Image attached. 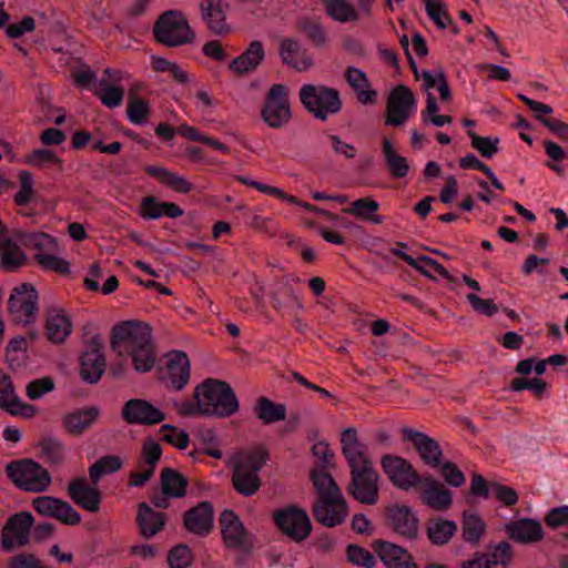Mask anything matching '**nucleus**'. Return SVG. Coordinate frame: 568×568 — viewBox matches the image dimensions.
<instances>
[{
    "mask_svg": "<svg viewBox=\"0 0 568 568\" xmlns=\"http://www.w3.org/2000/svg\"><path fill=\"white\" fill-rule=\"evenodd\" d=\"M457 531V525L453 520L433 518L426 521V534L433 545L443 546L448 544Z\"/></svg>",
    "mask_w": 568,
    "mask_h": 568,
    "instance_id": "nucleus-37",
    "label": "nucleus"
},
{
    "mask_svg": "<svg viewBox=\"0 0 568 568\" xmlns=\"http://www.w3.org/2000/svg\"><path fill=\"white\" fill-rule=\"evenodd\" d=\"M122 465V459L116 455L102 456L89 468V477L92 485H98L103 475L119 471Z\"/></svg>",
    "mask_w": 568,
    "mask_h": 568,
    "instance_id": "nucleus-44",
    "label": "nucleus"
},
{
    "mask_svg": "<svg viewBox=\"0 0 568 568\" xmlns=\"http://www.w3.org/2000/svg\"><path fill=\"white\" fill-rule=\"evenodd\" d=\"M296 30L303 33L307 40L317 48H322L326 44L327 34L318 18H298L296 20Z\"/></svg>",
    "mask_w": 568,
    "mask_h": 568,
    "instance_id": "nucleus-40",
    "label": "nucleus"
},
{
    "mask_svg": "<svg viewBox=\"0 0 568 568\" xmlns=\"http://www.w3.org/2000/svg\"><path fill=\"white\" fill-rule=\"evenodd\" d=\"M378 210L379 203L373 197L366 196L353 201L348 207L343 209V212L362 221L382 224L383 217L377 214Z\"/></svg>",
    "mask_w": 568,
    "mask_h": 568,
    "instance_id": "nucleus-33",
    "label": "nucleus"
},
{
    "mask_svg": "<svg viewBox=\"0 0 568 568\" xmlns=\"http://www.w3.org/2000/svg\"><path fill=\"white\" fill-rule=\"evenodd\" d=\"M34 518L29 511H20L12 515L1 530V544L6 551L16 547H23L30 540V529Z\"/></svg>",
    "mask_w": 568,
    "mask_h": 568,
    "instance_id": "nucleus-12",
    "label": "nucleus"
},
{
    "mask_svg": "<svg viewBox=\"0 0 568 568\" xmlns=\"http://www.w3.org/2000/svg\"><path fill=\"white\" fill-rule=\"evenodd\" d=\"M41 449V458L50 467H59L65 460V448L63 443L51 436H42L38 443Z\"/></svg>",
    "mask_w": 568,
    "mask_h": 568,
    "instance_id": "nucleus-39",
    "label": "nucleus"
},
{
    "mask_svg": "<svg viewBox=\"0 0 568 568\" xmlns=\"http://www.w3.org/2000/svg\"><path fill=\"white\" fill-rule=\"evenodd\" d=\"M231 481L233 489L244 497L255 495L262 486V479L258 474L235 465L232 468Z\"/></svg>",
    "mask_w": 568,
    "mask_h": 568,
    "instance_id": "nucleus-32",
    "label": "nucleus"
},
{
    "mask_svg": "<svg viewBox=\"0 0 568 568\" xmlns=\"http://www.w3.org/2000/svg\"><path fill=\"white\" fill-rule=\"evenodd\" d=\"M298 97L307 112L321 121H325L328 114L338 113L343 106L339 92L322 84H304Z\"/></svg>",
    "mask_w": 568,
    "mask_h": 568,
    "instance_id": "nucleus-4",
    "label": "nucleus"
},
{
    "mask_svg": "<svg viewBox=\"0 0 568 568\" xmlns=\"http://www.w3.org/2000/svg\"><path fill=\"white\" fill-rule=\"evenodd\" d=\"M101 85H105L104 89L97 91L95 95L101 100V102L108 108L119 106L123 101L124 90L122 87L109 85L106 84V80L102 79L100 81Z\"/></svg>",
    "mask_w": 568,
    "mask_h": 568,
    "instance_id": "nucleus-57",
    "label": "nucleus"
},
{
    "mask_svg": "<svg viewBox=\"0 0 568 568\" xmlns=\"http://www.w3.org/2000/svg\"><path fill=\"white\" fill-rule=\"evenodd\" d=\"M467 134L471 139V146L476 149L481 156L491 158L494 154L497 153V143L499 142L498 139H495V141H493L488 136L477 135L474 131H468Z\"/></svg>",
    "mask_w": 568,
    "mask_h": 568,
    "instance_id": "nucleus-60",
    "label": "nucleus"
},
{
    "mask_svg": "<svg viewBox=\"0 0 568 568\" xmlns=\"http://www.w3.org/2000/svg\"><path fill=\"white\" fill-rule=\"evenodd\" d=\"M194 399L204 405V416L226 418L240 409L237 396L231 385L221 379L209 377L194 388Z\"/></svg>",
    "mask_w": 568,
    "mask_h": 568,
    "instance_id": "nucleus-1",
    "label": "nucleus"
},
{
    "mask_svg": "<svg viewBox=\"0 0 568 568\" xmlns=\"http://www.w3.org/2000/svg\"><path fill=\"white\" fill-rule=\"evenodd\" d=\"M20 190L14 194L13 201L18 206L27 205L33 195V175L29 171L19 173Z\"/></svg>",
    "mask_w": 568,
    "mask_h": 568,
    "instance_id": "nucleus-58",
    "label": "nucleus"
},
{
    "mask_svg": "<svg viewBox=\"0 0 568 568\" xmlns=\"http://www.w3.org/2000/svg\"><path fill=\"white\" fill-rule=\"evenodd\" d=\"M270 458L268 449L264 445H260L253 450L248 452L239 462L234 463L235 466L243 467L248 471L258 474Z\"/></svg>",
    "mask_w": 568,
    "mask_h": 568,
    "instance_id": "nucleus-49",
    "label": "nucleus"
},
{
    "mask_svg": "<svg viewBox=\"0 0 568 568\" xmlns=\"http://www.w3.org/2000/svg\"><path fill=\"white\" fill-rule=\"evenodd\" d=\"M491 493L504 506L511 507L518 501V494L513 487L505 486L498 481H491Z\"/></svg>",
    "mask_w": 568,
    "mask_h": 568,
    "instance_id": "nucleus-63",
    "label": "nucleus"
},
{
    "mask_svg": "<svg viewBox=\"0 0 568 568\" xmlns=\"http://www.w3.org/2000/svg\"><path fill=\"white\" fill-rule=\"evenodd\" d=\"M383 154L389 173L397 179L405 178L409 171L407 160L399 155L387 138L383 139Z\"/></svg>",
    "mask_w": 568,
    "mask_h": 568,
    "instance_id": "nucleus-43",
    "label": "nucleus"
},
{
    "mask_svg": "<svg viewBox=\"0 0 568 568\" xmlns=\"http://www.w3.org/2000/svg\"><path fill=\"white\" fill-rule=\"evenodd\" d=\"M265 58V51L261 41H252L247 48L235 59L229 68L237 75H245L255 71Z\"/></svg>",
    "mask_w": 568,
    "mask_h": 568,
    "instance_id": "nucleus-27",
    "label": "nucleus"
},
{
    "mask_svg": "<svg viewBox=\"0 0 568 568\" xmlns=\"http://www.w3.org/2000/svg\"><path fill=\"white\" fill-rule=\"evenodd\" d=\"M400 433L404 440H408L413 444L420 459L426 465L436 468L442 464L443 450L437 440L425 433L407 426L403 427Z\"/></svg>",
    "mask_w": 568,
    "mask_h": 568,
    "instance_id": "nucleus-16",
    "label": "nucleus"
},
{
    "mask_svg": "<svg viewBox=\"0 0 568 568\" xmlns=\"http://www.w3.org/2000/svg\"><path fill=\"white\" fill-rule=\"evenodd\" d=\"M385 525L397 535L408 540L418 537L419 519L407 505H389L385 507Z\"/></svg>",
    "mask_w": 568,
    "mask_h": 568,
    "instance_id": "nucleus-14",
    "label": "nucleus"
},
{
    "mask_svg": "<svg viewBox=\"0 0 568 568\" xmlns=\"http://www.w3.org/2000/svg\"><path fill=\"white\" fill-rule=\"evenodd\" d=\"M508 537L520 544L532 542V518L514 520L505 526Z\"/></svg>",
    "mask_w": 568,
    "mask_h": 568,
    "instance_id": "nucleus-47",
    "label": "nucleus"
},
{
    "mask_svg": "<svg viewBox=\"0 0 568 568\" xmlns=\"http://www.w3.org/2000/svg\"><path fill=\"white\" fill-rule=\"evenodd\" d=\"M485 556L486 568H494L498 565L505 567L510 562L513 557L511 546L507 541H500L495 546H487Z\"/></svg>",
    "mask_w": 568,
    "mask_h": 568,
    "instance_id": "nucleus-46",
    "label": "nucleus"
},
{
    "mask_svg": "<svg viewBox=\"0 0 568 568\" xmlns=\"http://www.w3.org/2000/svg\"><path fill=\"white\" fill-rule=\"evenodd\" d=\"M47 337L53 344H61L72 332V323L63 311H50L45 318Z\"/></svg>",
    "mask_w": 568,
    "mask_h": 568,
    "instance_id": "nucleus-31",
    "label": "nucleus"
},
{
    "mask_svg": "<svg viewBox=\"0 0 568 568\" xmlns=\"http://www.w3.org/2000/svg\"><path fill=\"white\" fill-rule=\"evenodd\" d=\"M144 172L156 179L161 184L180 193H189L192 191L193 185L183 176L169 171L163 166L146 165Z\"/></svg>",
    "mask_w": 568,
    "mask_h": 568,
    "instance_id": "nucleus-34",
    "label": "nucleus"
},
{
    "mask_svg": "<svg viewBox=\"0 0 568 568\" xmlns=\"http://www.w3.org/2000/svg\"><path fill=\"white\" fill-rule=\"evenodd\" d=\"M27 260L26 253L12 239H8L6 248L0 250V267L7 272H17L27 264Z\"/></svg>",
    "mask_w": 568,
    "mask_h": 568,
    "instance_id": "nucleus-42",
    "label": "nucleus"
},
{
    "mask_svg": "<svg viewBox=\"0 0 568 568\" xmlns=\"http://www.w3.org/2000/svg\"><path fill=\"white\" fill-rule=\"evenodd\" d=\"M126 354L132 358L133 367L139 373H146L154 366L156 356L153 344Z\"/></svg>",
    "mask_w": 568,
    "mask_h": 568,
    "instance_id": "nucleus-51",
    "label": "nucleus"
},
{
    "mask_svg": "<svg viewBox=\"0 0 568 568\" xmlns=\"http://www.w3.org/2000/svg\"><path fill=\"white\" fill-rule=\"evenodd\" d=\"M378 480L372 460H364V465L351 470L347 493L361 504L375 505L379 498Z\"/></svg>",
    "mask_w": 568,
    "mask_h": 568,
    "instance_id": "nucleus-7",
    "label": "nucleus"
},
{
    "mask_svg": "<svg viewBox=\"0 0 568 568\" xmlns=\"http://www.w3.org/2000/svg\"><path fill=\"white\" fill-rule=\"evenodd\" d=\"M422 483L425 486L422 493L425 505L435 510H446L452 506L453 493L442 483L430 476L422 478Z\"/></svg>",
    "mask_w": 568,
    "mask_h": 568,
    "instance_id": "nucleus-26",
    "label": "nucleus"
},
{
    "mask_svg": "<svg viewBox=\"0 0 568 568\" xmlns=\"http://www.w3.org/2000/svg\"><path fill=\"white\" fill-rule=\"evenodd\" d=\"M310 478L322 504H332L331 497L343 496L334 477L325 469L313 468L310 471Z\"/></svg>",
    "mask_w": 568,
    "mask_h": 568,
    "instance_id": "nucleus-30",
    "label": "nucleus"
},
{
    "mask_svg": "<svg viewBox=\"0 0 568 568\" xmlns=\"http://www.w3.org/2000/svg\"><path fill=\"white\" fill-rule=\"evenodd\" d=\"M101 410L98 406H84L67 413L62 424L68 434L81 436L98 420Z\"/></svg>",
    "mask_w": 568,
    "mask_h": 568,
    "instance_id": "nucleus-23",
    "label": "nucleus"
},
{
    "mask_svg": "<svg viewBox=\"0 0 568 568\" xmlns=\"http://www.w3.org/2000/svg\"><path fill=\"white\" fill-rule=\"evenodd\" d=\"M288 94L290 90L283 83L271 85L266 92L261 116L270 128H283L292 119Z\"/></svg>",
    "mask_w": 568,
    "mask_h": 568,
    "instance_id": "nucleus-5",
    "label": "nucleus"
},
{
    "mask_svg": "<svg viewBox=\"0 0 568 568\" xmlns=\"http://www.w3.org/2000/svg\"><path fill=\"white\" fill-rule=\"evenodd\" d=\"M162 448L159 443H156L153 438L148 437L144 439L141 448V457L136 463V468H143L145 466H150L151 469L155 468L161 459Z\"/></svg>",
    "mask_w": 568,
    "mask_h": 568,
    "instance_id": "nucleus-50",
    "label": "nucleus"
},
{
    "mask_svg": "<svg viewBox=\"0 0 568 568\" xmlns=\"http://www.w3.org/2000/svg\"><path fill=\"white\" fill-rule=\"evenodd\" d=\"M324 7L326 14L335 21L345 23L358 19L355 8L346 0H326Z\"/></svg>",
    "mask_w": 568,
    "mask_h": 568,
    "instance_id": "nucleus-45",
    "label": "nucleus"
},
{
    "mask_svg": "<svg viewBox=\"0 0 568 568\" xmlns=\"http://www.w3.org/2000/svg\"><path fill=\"white\" fill-rule=\"evenodd\" d=\"M168 372L172 386L181 390L190 381L191 362L183 351H171L168 353Z\"/></svg>",
    "mask_w": 568,
    "mask_h": 568,
    "instance_id": "nucleus-28",
    "label": "nucleus"
},
{
    "mask_svg": "<svg viewBox=\"0 0 568 568\" xmlns=\"http://www.w3.org/2000/svg\"><path fill=\"white\" fill-rule=\"evenodd\" d=\"M426 12L430 20L442 30L447 28V24H453V19L446 10L445 3L442 0H433L425 6Z\"/></svg>",
    "mask_w": 568,
    "mask_h": 568,
    "instance_id": "nucleus-56",
    "label": "nucleus"
},
{
    "mask_svg": "<svg viewBox=\"0 0 568 568\" xmlns=\"http://www.w3.org/2000/svg\"><path fill=\"white\" fill-rule=\"evenodd\" d=\"M550 260L535 256V275L542 285L551 284L557 278L556 267L549 266Z\"/></svg>",
    "mask_w": 568,
    "mask_h": 568,
    "instance_id": "nucleus-61",
    "label": "nucleus"
},
{
    "mask_svg": "<svg viewBox=\"0 0 568 568\" xmlns=\"http://www.w3.org/2000/svg\"><path fill=\"white\" fill-rule=\"evenodd\" d=\"M155 42L168 48L192 43L195 32L185 16L179 10H168L159 16L153 26Z\"/></svg>",
    "mask_w": 568,
    "mask_h": 568,
    "instance_id": "nucleus-2",
    "label": "nucleus"
},
{
    "mask_svg": "<svg viewBox=\"0 0 568 568\" xmlns=\"http://www.w3.org/2000/svg\"><path fill=\"white\" fill-rule=\"evenodd\" d=\"M168 516L163 511H155L145 501L138 504L136 525L139 532L146 539L152 538L164 529Z\"/></svg>",
    "mask_w": 568,
    "mask_h": 568,
    "instance_id": "nucleus-25",
    "label": "nucleus"
},
{
    "mask_svg": "<svg viewBox=\"0 0 568 568\" xmlns=\"http://www.w3.org/2000/svg\"><path fill=\"white\" fill-rule=\"evenodd\" d=\"M38 292L31 283H22L12 290L8 300V311L17 320L26 317L24 324L36 322L38 313Z\"/></svg>",
    "mask_w": 568,
    "mask_h": 568,
    "instance_id": "nucleus-13",
    "label": "nucleus"
},
{
    "mask_svg": "<svg viewBox=\"0 0 568 568\" xmlns=\"http://www.w3.org/2000/svg\"><path fill=\"white\" fill-rule=\"evenodd\" d=\"M34 260L45 271L55 272L59 275L70 274V263L53 254L36 253Z\"/></svg>",
    "mask_w": 568,
    "mask_h": 568,
    "instance_id": "nucleus-53",
    "label": "nucleus"
},
{
    "mask_svg": "<svg viewBox=\"0 0 568 568\" xmlns=\"http://www.w3.org/2000/svg\"><path fill=\"white\" fill-rule=\"evenodd\" d=\"M253 412L265 425L286 419V406L275 403L265 396H260L253 407Z\"/></svg>",
    "mask_w": 568,
    "mask_h": 568,
    "instance_id": "nucleus-35",
    "label": "nucleus"
},
{
    "mask_svg": "<svg viewBox=\"0 0 568 568\" xmlns=\"http://www.w3.org/2000/svg\"><path fill=\"white\" fill-rule=\"evenodd\" d=\"M535 122H539L550 133L555 134L561 140H568V125L561 122L559 119L551 115H544L535 119Z\"/></svg>",
    "mask_w": 568,
    "mask_h": 568,
    "instance_id": "nucleus-64",
    "label": "nucleus"
},
{
    "mask_svg": "<svg viewBox=\"0 0 568 568\" xmlns=\"http://www.w3.org/2000/svg\"><path fill=\"white\" fill-rule=\"evenodd\" d=\"M463 539L478 545L486 531V523L477 513L465 510L462 520Z\"/></svg>",
    "mask_w": 568,
    "mask_h": 568,
    "instance_id": "nucleus-41",
    "label": "nucleus"
},
{
    "mask_svg": "<svg viewBox=\"0 0 568 568\" xmlns=\"http://www.w3.org/2000/svg\"><path fill=\"white\" fill-rule=\"evenodd\" d=\"M13 236L21 245L27 248L37 250L38 253H41L43 250L54 251L57 248L55 239L43 232L17 230Z\"/></svg>",
    "mask_w": 568,
    "mask_h": 568,
    "instance_id": "nucleus-38",
    "label": "nucleus"
},
{
    "mask_svg": "<svg viewBox=\"0 0 568 568\" xmlns=\"http://www.w3.org/2000/svg\"><path fill=\"white\" fill-rule=\"evenodd\" d=\"M161 489L164 495L181 498L186 495L189 480L179 470L165 467L160 475Z\"/></svg>",
    "mask_w": 568,
    "mask_h": 568,
    "instance_id": "nucleus-36",
    "label": "nucleus"
},
{
    "mask_svg": "<svg viewBox=\"0 0 568 568\" xmlns=\"http://www.w3.org/2000/svg\"><path fill=\"white\" fill-rule=\"evenodd\" d=\"M183 214V210L173 202H161L155 196H146L141 201L140 215L144 220H156L163 215L176 219Z\"/></svg>",
    "mask_w": 568,
    "mask_h": 568,
    "instance_id": "nucleus-29",
    "label": "nucleus"
},
{
    "mask_svg": "<svg viewBox=\"0 0 568 568\" xmlns=\"http://www.w3.org/2000/svg\"><path fill=\"white\" fill-rule=\"evenodd\" d=\"M102 349V337L95 334L80 356L79 375L83 382L94 385L101 379L106 366Z\"/></svg>",
    "mask_w": 568,
    "mask_h": 568,
    "instance_id": "nucleus-11",
    "label": "nucleus"
},
{
    "mask_svg": "<svg viewBox=\"0 0 568 568\" xmlns=\"http://www.w3.org/2000/svg\"><path fill=\"white\" fill-rule=\"evenodd\" d=\"M346 557L347 560L355 566L374 568L376 565L374 555L369 550L355 544H351L346 547Z\"/></svg>",
    "mask_w": 568,
    "mask_h": 568,
    "instance_id": "nucleus-55",
    "label": "nucleus"
},
{
    "mask_svg": "<svg viewBox=\"0 0 568 568\" xmlns=\"http://www.w3.org/2000/svg\"><path fill=\"white\" fill-rule=\"evenodd\" d=\"M224 545L232 549L248 550L251 545L246 541L247 530L240 517L232 509H224L219 518Z\"/></svg>",
    "mask_w": 568,
    "mask_h": 568,
    "instance_id": "nucleus-19",
    "label": "nucleus"
},
{
    "mask_svg": "<svg viewBox=\"0 0 568 568\" xmlns=\"http://www.w3.org/2000/svg\"><path fill=\"white\" fill-rule=\"evenodd\" d=\"M170 568H187L193 564V554L185 544H179L168 552Z\"/></svg>",
    "mask_w": 568,
    "mask_h": 568,
    "instance_id": "nucleus-54",
    "label": "nucleus"
},
{
    "mask_svg": "<svg viewBox=\"0 0 568 568\" xmlns=\"http://www.w3.org/2000/svg\"><path fill=\"white\" fill-rule=\"evenodd\" d=\"M229 3L224 0H203L200 3L202 19L209 29L215 34H226L231 28L226 23V10Z\"/></svg>",
    "mask_w": 568,
    "mask_h": 568,
    "instance_id": "nucleus-24",
    "label": "nucleus"
},
{
    "mask_svg": "<svg viewBox=\"0 0 568 568\" xmlns=\"http://www.w3.org/2000/svg\"><path fill=\"white\" fill-rule=\"evenodd\" d=\"M122 418L131 425H155L165 419V414L145 399L132 398L123 405Z\"/></svg>",
    "mask_w": 568,
    "mask_h": 568,
    "instance_id": "nucleus-18",
    "label": "nucleus"
},
{
    "mask_svg": "<svg viewBox=\"0 0 568 568\" xmlns=\"http://www.w3.org/2000/svg\"><path fill=\"white\" fill-rule=\"evenodd\" d=\"M383 471L398 489L408 490L422 483V478L412 463L402 456L385 454L381 458Z\"/></svg>",
    "mask_w": 568,
    "mask_h": 568,
    "instance_id": "nucleus-9",
    "label": "nucleus"
},
{
    "mask_svg": "<svg viewBox=\"0 0 568 568\" xmlns=\"http://www.w3.org/2000/svg\"><path fill=\"white\" fill-rule=\"evenodd\" d=\"M151 112L150 103L142 98L128 97L126 116L134 124L145 122Z\"/></svg>",
    "mask_w": 568,
    "mask_h": 568,
    "instance_id": "nucleus-52",
    "label": "nucleus"
},
{
    "mask_svg": "<svg viewBox=\"0 0 568 568\" xmlns=\"http://www.w3.org/2000/svg\"><path fill=\"white\" fill-rule=\"evenodd\" d=\"M88 483L85 477H75L68 484V495L71 500L82 509L97 513L102 501V493Z\"/></svg>",
    "mask_w": 568,
    "mask_h": 568,
    "instance_id": "nucleus-20",
    "label": "nucleus"
},
{
    "mask_svg": "<svg viewBox=\"0 0 568 568\" xmlns=\"http://www.w3.org/2000/svg\"><path fill=\"white\" fill-rule=\"evenodd\" d=\"M372 548L387 568H418L413 556L402 546L384 539H376Z\"/></svg>",
    "mask_w": 568,
    "mask_h": 568,
    "instance_id": "nucleus-21",
    "label": "nucleus"
},
{
    "mask_svg": "<svg viewBox=\"0 0 568 568\" xmlns=\"http://www.w3.org/2000/svg\"><path fill=\"white\" fill-rule=\"evenodd\" d=\"M54 389V381L49 377H42L30 382L27 386V396L30 399H38L47 393Z\"/></svg>",
    "mask_w": 568,
    "mask_h": 568,
    "instance_id": "nucleus-62",
    "label": "nucleus"
},
{
    "mask_svg": "<svg viewBox=\"0 0 568 568\" xmlns=\"http://www.w3.org/2000/svg\"><path fill=\"white\" fill-rule=\"evenodd\" d=\"M331 499L332 504L325 505L321 503V498H316L312 507L315 520L328 528L343 524L348 515V505L343 496Z\"/></svg>",
    "mask_w": 568,
    "mask_h": 568,
    "instance_id": "nucleus-22",
    "label": "nucleus"
},
{
    "mask_svg": "<svg viewBox=\"0 0 568 568\" xmlns=\"http://www.w3.org/2000/svg\"><path fill=\"white\" fill-rule=\"evenodd\" d=\"M183 527L190 534L205 537L214 528V508L211 501H200L183 514Z\"/></svg>",
    "mask_w": 568,
    "mask_h": 568,
    "instance_id": "nucleus-17",
    "label": "nucleus"
},
{
    "mask_svg": "<svg viewBox=\"0 0 568 568\" xmlns=\"http://www.w3.org/2000/svg\"><path fill=\"white\" fill-rule=\"evenodd\" d=\"M280 531L296 542H302L312 532V523L305 509L291 505L273 513Z\"/></svg>",
    "mask_w": 568,
    "mask_h": 568,
    "instance_id": "nucleus-8",
    "label": "nucleus"
},
{
    "mask_svg": "<svg viewBox=\"0 0 568 568\" xmlns=\"http://www.w3.org/2000/svg\"><path fill=\"white\" fill-rule=\"evenodd\" d=\"M24 163L34 168L43 169L45 165L55 164L59 172L63 170V161L50 149H37L24 158Z\"/></svg>",
    "mask_w": 568,
    "mask_h": 568,
    "instance_id": "nucleus-48",
    "label": "nucleus"
},
{
    "mask_svg": "<svg viewBox=\"0 0 568 568\" xmlns=\"http://www.w3.org/2000/svg\"><path fill=\"white\" fill-rule=\"evenodd\" d=\"M415 103V95L407 85H396L386 100L385 125H403L409 118Z\"/></svg>",
    "mask_w": 568,
    "mask_h": 568,
    "instance_id": "nucleus-10",
    "label": "nucleus"
},
{
    "mask_svg": "<svg viewBox=\"0 0 568 568\" xmlns=\"http://www.w3.org/2000/svg\"><path fill=\"white\" fill-rule=\"evenodd\" d=\"M33 509L41 516L52 517L64 525L81 523L80 514L65 500L52 496H39L32 501Z\"/></svg>",
    "mask_w": 568,
    "mask_h": 568,
    "instance_id": "nucleus-15",
    "label": "nucleus"
},
{
    "mask_svg": "<svg viewBox=\"0 0 568 568\" xmlns=\"http://www.w3.org/2000/svg\"><path fill=\"white\" fill-rule=\"evenodd\" d=\"M300 52V43L294 38H285L280 43V55L282 58V62L286 65L292 67L301 71L300 64L295 61L294 55Z\"/></svg>",
    "mask_w": 568,
    "mask_h": 568,
    "instance_id": "nucleus-59",
    "label": "nucleus"
},
{
    "mask_svg": "<svg viewBox=\"0 0 568 568\" xmlns=\"http://www.w3.org/2000/svg\"><path fill=\"white\" fill-rule=\"evenodd\" d=\"M110 344L113 351L124 344L126 353L149 346L152 344V327L140 321L118 323L112 327Z\"/></svg>",
    "mask_w": 568,
    "mask_h": 568,
    "instance_id": "nucleus-6",
    "label": "nucleus"
},
{
    "mask_svg": "<svg viewBox=\"0 0 568 568\" xmlns=\"http://www.w3.org/2000/svg\"><path fill=\"white\" fill-rule=\"evenodd\" d=\"M8 478L24 491L42 493L51 485V475L47 468L33 459L13 460L7 464Z\"/></svg>",
    "mask_w": 568,
    "mask_h": 568,
    "instance_id": "nucleus-3",
    "label": "nucleus"
}]
</instances>
